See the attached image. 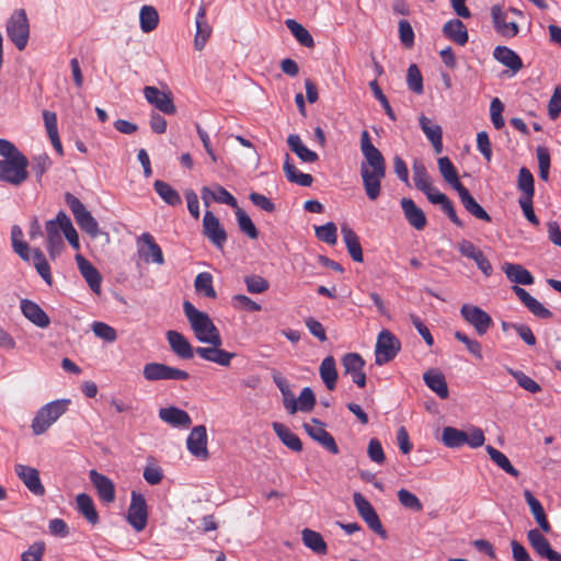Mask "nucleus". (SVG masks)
Returning <instances> with one entry per match:
<instances>
[{
	"instance_id": "nucleus-1",
	"label": "nucleus",
	"mask_w": 561,
	"mask_h": 561,
	"mask_svg": "<svg viewBox=\"0 0 561 561\" xmlns=\"http://www.w3.org/2000/svg\"><path fill=\"white\" fill-rule=\"evenodd\" d=\"M360 151L364 157L359 168L363 186L367 197L376 201L381 193V181L386 176L387 165L382 153L374 146L367 130L360 133Z\"/></svg>"
},
{
	"instance_id": "nucleus-2",
	"label": "nucleus",
	"mask_w": 561,
	"mask_h": 561,
	"mask_svg": "<svg viewBox=\"0 0 561 561\" xmlns=\"http://www.w3.org/2000/svg\"><path fill=\"white\" fill-rule=\"evenodd\" d=\"M0 181L21 185L28 176L27 158L7 139H0Z\"/></svg>"
},
{
	"instance_id": "nucleus-3",
	"label": "nucleus",
	"mask_w": 561,
	"mask_h": 561,
	"mask_svg": "<svg viewBox=\"0 0 561 561\" xmlns=\"http://www.w3.org/2000/svg\"><path fill=\"white\" fill-rule=\"evenodd\" d=\"M183 310L197 341L205 344H222L219 330L206 312L199 311L187 300L183 304Z\"/></svg>"
},
{
	"instance_id": "nucleus-4",
	"label": "nucleus",
	"mask_w": 561,
	"mask_h": 561,
	"mask_svg": "<svg viewBox=\"0 0 561 561\" xmlns=\"http://www.w3.org/2000/svg\"><path fill=\"white\" fill-rule=\"evenodd\" d=\"M71 404L70 399H58L43 405L34 416L31 427L34 435L44 434L57 420L64 415Z\"/></svg>"
},
{
	"instance_id": "nucleus-5",
	"label": "nucleus",
	"mask_w": 561,
	"mask_h": 561,
	"mask_svg": "<svg viewBox=\"0 0 561 561\" xmlns=\"http://www.w3.org/2000/svg\"><path fill=\"white\" fill-rule=\"evenodd\" d=\"M8 37L19 50H23L30 37V23L24 9L14 10L5 25Z\"/></svg>"
},
{
	"instance_id": "nucleus-6",
	"label": "nucleus",
	"mask_w": 561,
	"mask_h": 561,
	"mask_svg": "<svg viewBox=\"0 0 561 561\" xmlns=\"http://www.w3.org/2000/svg\"><path fill=\"white\" fill-rule=\"evenodd\" d=\"M65 201L69 206L78 226L90 237L96 238L101 233L99 224L87 209V207L81 203V201L71 193L65 194Z\"/></svg>"
},
{
	"instance_id": "nucleus-7",
	"label": "nucleus",
	"mask_w": 561,
	"mask_h": 561,
	"mask_svg": "<svg viewBox=\"0 0 561 561\" xmlns=\"http://www.w3.org/2000/svg\"><path fill=\"white\" fill-rule=\"evenodd\" d=\"M401 350L399 339L389 330H382L378 334L375 346V363L382 366L392 360Z\"/></svg>"
},
{
	"instance_id": "nucleus-8",
	"label": "nucleus",
	"mask_w": 561,
	"mask_h": 561,
	"mask_svg": "<svg viewBox=\"0 0 561 561\" xmlns=\"http://www.w3.org/2000/svg\"><path fill=\"white\" fill-rule=\"evenodd\" d=\"M142 375L147 381L187 380L190 377L187 371L161 363L146 364Z\"/></svg>"
},
{
	"instance_id": "nucleus-9",
	"label": "nucleus",
	"mask_w": 561,
	"mask_h": 561,
	"mask_svg": "<svg viewBox=\"0 0 561 561\" xmlns=\"http://www.w3.org/2000/svg\"><path fill=\"white\" fill-rule=\"evenodd\" d=\"M147 520L148 507L146 499L142 494L133 491L127 512V522L136 531H141L146 528Z\"/></svg>"
},
{
	"instance_id": "nucleus-10",
	"label": "nucleus",
	"mask_w": 561,
	"mask_h": 561,
	"mask_svg": "<svg viewBox=\"0 0 561 561\" xmlns=\"http://www.w3.org/2000/svg\"><path fill=\"white\" fill-rule=\"evenodd\" d=\"M353 501L359 516L368 527L380 537L386 538L387 533L373 505L358 492L354 493Z\"/></svg>"
},
{
	"instance_id": "nucleus-11",
	"label": "nucleus",
	"mask_w": 561,
	"mask_h": 561,
	"mask_svg": "<svg viewBox=\"0 0 561 561\" xmlns=\"http://www.w3.org/2000/svg\"><path fill=\"white\" fill-rule=\"evenodd\" d=\"M460 314L481 336L484 335L493 324L490 314L478 306L465 304L460 309Z\"/></svg>"
},
{
	"instance_id": "nucleus-12",
	"label": "nucleus",
	"mask_w": 561,
	"mask_h": 561,
	"mask_svg": "<svg viewBox=\"0 0 561 561\" xmlns=\"http://www.w3.org/2000/svg\"><path fill=\"white\" fill-rule=\"evenodd\" d=\"M137 250L145 263L164 264L163 252L149 232H144L139 236L137 239Z\"/></svg>"
},
{
	"instance_id": "nucleus-13",
	"label": "nucleus",
	"mask_w": 561,
	"mask_h": 561,
	"mask_svg": "<svg viewBox=\"0 0 561 561\" xmlns=\"http://www.w3.org/2000/svg\"><path fill=\"white\" fill-rule=\"evenodd\" d=\"M14 472L32 494L36 496H43L45 494L46 490L41 481L37 469L26 465L16 463L14 466Z\"/></svg>"
},
{
	"instance_id": "nucleus-14",
	"label": "nucleus",
	"mask_w": 561,
	"mask_h": 561,
	"mask_svg": "<svg viewBox=\"0 0 561 561\" xmlns=\"http://www.w3.org/2000/svg\"><path fill=\"white\" fill-rule=\"evenodd\" d=\"M144 95L148 103L153 105L160 112L172 115L176 112L171 92H164L156 87H145Z\"/></svg>"
},
{
	"instance_id": "nucleus-15",
	"label": "nucleus",
	"mask_w": 561,
	"mask_h": 561,
	"mask_svg": "<svg viewBox=\"0 0 561 561\" xmlns=\"http://www.w3.org/2000/svg\"><path fill=\"white\" fill-rule=\"evenodd\" d=\"M527 539L531 548L540 558H545L548 561H561V553L551 548L548 539L539 529L534 528L528 530Z\"/></svg>"
},
{
	"instance_id": "nucleus-16",
	"label": "nucleus",
	"mask_w": 561,
	"mask_h": 561,
	"mask_svg": "<svg viewBox=\"0 0 561 561\" xmlns=\"http://www.w3.org/2000/svg\"><path fill=\"white\" fill-rule=\"evenodd\" d=\"M203 232L218 249H222L227 241V233L219 219L209 210L203 218Z\"/></svg>"
},
{
	"instance_id": "nucleus-17",
	"label": "nucleus",
	"mask_w": 561,
	"mask_h": 561,
	"mask_svg": "<svg viewBox=\"0 0 561 561\" xmlns=\"http://www.w3.org/2000/svg\"><path fill=\"white\" fill-rule=\"evenodd\" d=\"M210 346H199L195 353L204 360L215 363L222 367H229L231 360L236 357V353L221 348V344H209Z\"/></svg>"
},
{
	"instance_id": "nucleus-18",
	"label": "nucleus",
	"mask_w": 561,
	"mask_h": 561,
	"mask_svg": "<svg viewBox=\"0 0 561 561\" xmlns=\"http://www.w3.org/2000/svg\"><path fill=\"white\" fill-rule=\"evenodd\" d=\"M188 451L196 458L207 459V431L204 425L194 426L186 439Z\"/></svg>"
},
{
	"instance_id": "nucleus-19",
	"label": "nucleus",
	"mask_w": 561,
	"mask_h": 561,
	"mask_svg": "<svg viewBox=\"0 0 561 561\" xmlns=\"http://www.w3.org/2000/svg\"><path fill=\"white\" fill-rule=\"evenodd\" d=\"M344 373L351 375L352 380L358 387L366 385V375L364 373L365 360L357 353H347L342 358Z\"/></svg>"
},
{
	"instance_id": "nucleus-20",
	"label": "nucleus",
	"mask_w": 561,
	"mask_h": 561,
	"mask_svg": "<svg viewBox=\"0 0 561 561\" xmlns=\"http://www.w3.org/2000/svg\"><path fill=\"white\" fill-rule=\"evenodd\" d=\"M304 428L312 439L317 440L330 453L334 455L339 453V447L333 436L324 430L323 424L319 420L312 419L311 423L304 424Z\"/></svg>"
},
{
	"instance_id": "nucleus-21",
	"label": "nucleus",
	"mask_w": 561,
	"mask_h": 561,
	"mask_svg": "<svg viewBox=\"0 0 561 561\" xmlns=\"http://www.w3.org/2000/svg\"><path fill=\"white\" fill-rule=\"evenodd\" d=\"M46 231V243L47 251L49 256L54 260L62 250L64 241H62V230L61 224L58 221V215L55 219H50L46 221L45 225Z\"/></svg>"
},
{
	"instance_id": "nucleus-22",
	"label": "nucleus",
	"mask_w": 561,
	"mask_h": 561,
	"mask_svg": "<svg viewBox=\"0 0 561 561\" xmlns=\"http://www.w3.org/2000/svg\"><path fill=\"white\" fill-rule=\"evenodd\" d=\"M90 481L96 489L100 500L106 504L115 501V486L113 481L106 476L92 469L89 472Z\"/></svg>"
},
{
	"instance_id": "nucleus-23",
	"label": "nucleus",
	"mask_w": 561,
	"mask_h": 561,
	"mask_svg": "<svg viewBox=\"0 0 561 561\" xmlns=\"http://www.w3.org/2000/svg\"><path fill=\"white\" fill-rule=\"evenodd\" d=\"M76 262H77L78 268H79L82 277L85 279L90 289L94 294L99 295L101 293V284H102L101 273L96 270V267L90 261H88L81 254L76 255Z\"/></svg>"
},
{
	"instance_id": "nucleus-24",
	"label": "nucleus",
	"mask_w": 561,
	"mask_h": 561,
	"mask_svg": "<svg viewBox=\"0 0 561 561\" xmlns=\"http://www.w3.org/2000/svg\"><path fill=\"white\" fill-rule=\"evenodd\" d=\"M159 417L162 422L172 427L188 428L192 424V419L188 413L173 405L161 408L159 410Z\"/></svg>"
},
{
	"instance_id": "nucleus-25",
	"label": "nucleus",
	"mask_w": 561,
	"mask_h": 561,
	"mask_svg": "<svg viewBox=\"0 0 561 561\" xmlns=\"http://www.w3.org/2000/svg\"><path fill=\"white\" fill-rule=\"evenodd\" d=\"M419 123L422 131L425 134L428 141L432 144L435 153L443 152V130L442 127L433 122L425 115L419 117Z\"/></svg>"
},
{
	"instance_id": "nucleus-26",
	"label": "nucleus",
	"mask_w": 561,
	"mask_h": 561,
	"mask_svg": "<svg viewBox=\"0 0 561 561\" xmlns=\"http://www.w3.org/2000/svg\"><path fill=\"white\" fill-rule=\"evenodd\" d=\"M513 291L534 316L540 319H549L552 317V312L534 298L526 289L515 285L513 286Z\"/></svg>"
},
{
	"instance_id": "nucleus-27",
	"label": "nucleus",
	"mask_w": 561,
	"mask_h": 561,
	"mask_svg": "<svg viewBox=\"0 0 561 561\" xmlns=\"http://www.w3.org/2000/svg\"><path fill=\"white\" fill-rule=\"evenodd\" d=\"M401 207L407 221L416 230H423L427 224L424 211L411 198H402Z\"/></svg>"
},
{
	"instance_id": "nucleus-28",
	"label": "nucleus",
	"mask_w": 561,
	"mask_h": 561,
	"mask_svg": "<svg viewBox=\"0 0 561 561\" xmlns=\"http://www.w3.org/2000/svg\"><path fill=\"white\" fill-rule=\"evenodd\" d=\"M167 340L172 352L180 358L191 359L194 356V350L188 340L180 332L170 330L167 332Z\"/></svg>"
},
{
	"instance_id": "nucleus-29",
	"label": "nucleus",
	"mask_w": 561,
	"mask_h": 561,
	"mask_svg": "<svg viewBox=\"0 0 561 561\" xmlns=\"http://www.w3.org/2000/svg\"><path fill=\"white\" fill-rule=\"evenodd\" d=\"M21 311L23 316L38 328H47L50 323L47 313L36 302L22 299Z\"/></svg>"
},
{
	"instance_id": "nucleus-30",
	"label": "nucleus",
	"mask_w": 561,
	"mask_h": 561,
	"mask_svg": "<svg viewBox=\"0 0 561 561\" xmlns=\"http://www.w3.org/2000/svg\"><path fill=\"white\" fill-rule=\"evenodd\" d=\"M494 28L505 37H514L518 33V25L515 22L506 21V13L501 7L495 5L491 9Z\"/></svg>"
},
{
	"instance_id": "nucleus-31",
	"label": "nucleus",
	"mask_w": 561,
	"mask_h": 561,
	"mask_svg": "<svg viewBox=\"0 0 561 561\" xmlns=\"http://www.w3.org/2000/svg\"><path fill=\"white\" fill-rule=\"evenodd\" d=\"M195 23L196 34L194 38V47L196 50H202L211 34V27L206 21V9L204 5L199 7Z\"/></svg>"
},
{
	"instance_id": "nucleus-32",
	"label": "nucleus",
	"mask_w": 561,
	"mask_h": 561,
	"mask_svg": "<svg viewBox=\"0 0 561 561\" xmlns=\"http://www.w3.org/2000/svg\"><path fill=\"white\" fill-rule=\"evenodd\" d=\"M423 380L425 385L435 392L440 399H447L449 396L448 386L445 376L436 370L430 369L424 373Z\"/></svg>"
},
{
	"instance_id": "nucleus-33",
	"label": "nucleus",
	"mask_w": 561,
	"mask_h": 561,
	"mask_svg": "<svg viewBox=\"0 0 561 561\" xmlns=\"http://www.w3.org/2000/svg\"><path fill=\"white\" fill-rule=\"evenodd\" d=\"M202 199L205 206H209L210 201L213 199L217 203L226 204L236 209L239 208L237 199L222 186H217L215 192H213L209 187L204 186L202 188Z\"/></svg>"
},
{
	"instance_id": "nucleus-34",
	"label": "nucleus",
	"mask_w": 561,
	"mask_h": 561,
	"mask_svg": "<svg viewBox=\"0 0 561 561\" xmlns=\"http://www.w3.org/2000/svg\"><path fill=\"white\" fill-rule=\"evenodd\" d=\"M524 497L540 529L545 533H549L551 530V526L547 519L543 506L540 503V501L537 497H535L529 490L524 491Z\"/></svg>"
},
{
	"instance_id": "nucleus-35",
	"label": "nucleus",
	"mask_w": 561,
	"mask_h": 561,
	"mask_svg": "<svg viewBox=\"0 0 561 561\" xmlns=\"http://www.w3.org/2000/svg\"><path fill=\"white\" fill-rule=\"evenodd\" d=\"M457 193L459 195L461 204L469 214H471L472 216L480 220L486 222L491 221L490 215L484 210V208L480 204H478V202L472 197V195L465 186L461 187Z\"/></svg>"
},
{
	"instance_id": "nucleus-36",
	"label": "nucleus",
	"mask_w": 561,
	"mask_h": 561,
	"mask_svg": "<svg viewBox=\"0 0 561 561\" xmlns=\"http://www.w3.org/2000/svg\"><path fill=\"white\" fill-rule=\"evenodd\" d=\"M493 57L510 68L514 73L523 68V61L520 57L511 48L506 46H496L493 51Z\"/></svg>"
},
{
	"instance_id": "nucleus-37",
	"label": "nucleus",
	"mask_w": 561,
	"mask_h": 561,
	"mask_svg": "<svg viewBox=\"0 0 561 561\" xmlns=\"http://www.w3.org/2000/svg\"><path fill=\"white\" fill-rule=\"evenodd\" d=\"M503 271L506 277L515 284L531 285L535 282L531 273L520 264L504 263Z\"/></svg>"
},
{
	"instance_id": "nucleus-38",
	"label": "nucleus",
	"mask_w": 561,
	"mask_h": 561,
	"mask_svg": "<svg viewBox=\"0 0 561 561\" xmlns=\"http://www.w3.org/2000/svg\"><path fill=\"white\" fill-rule=\"evenodd\" d=\"M341 233L351 257L355 262H363V250L355 231L347 225H343L341 227Z\"/></svg>"
},
{
	"instance_id": "nucleus-39",
	"label": "nucleus",
	"mask_w": 561,
	"mask_h": 561,
	"mask_svg": "<svg viewBox=\"0 0 561 561\" xmlns=\"http://www.w3.org/2000/svg\"><path fill=\"white\" fill-rule=\"evenodd\" d=\"M283 170L286 175V179L289 182L295 183L297 185L308 187L313 182L312 175H310L308 173H302L296 168V165L291 161L289 154H286V157H285Z\"/></svg>"
},
{
	"instance_id": "nucleus-40",
	"label": "nucleus",
	"mask_w": 561,
	"mask_h": 561,
	"mask_svg": "<svg viewBox=\"0 0 561 561\" xmlns=\"http://www.w3.org/2000/svg\"><path fill=\"white\" fill-rule=\"evenodd\" d=\"M443 33L446 37L456 44L463 46L468 42V32L466 25L458 19H453L445 23Z\"/></svg>"
},
{
	"instance_id": "nucleus-41",
	"label": "nucleus",
	"mask_w": 561,
	"mask_h": 561,
	"mask_svg": "<svg viewBox=\"0 0 561 561\" xmlns=\"http://www.w3.org/2000/svg\"><path fill=\"white\" fill-rule=\"evenodd\" d=\"M272 427L279 438V440L289 449L293 451H301L302 444L300 438L289 430L285 424L279 422H274L272 424Z\"/></svg>"
},
{
	"instance_id": "nucleus-42",
	"label": "nucleus",
	"mask_w": 561,
	"mask_h": 561,
	"mask_svg": "<svg viewBox=\"0 0 561 561\" xmlns=\"http://www.w3.org/2000/svg\"><path fill=\"white\" fill-rule=\"evenodd\" d=\"M287 145L290 148V150L295 152L302 162L313 163L319 159L317 152L310 150L305 146L299 135L290 134L287 137Z\"/></svg>"
},
{
	"instance_id": "nucleus-43",
	"label": "nucleus",
	"mask_w": 561,
	"mask_h": 561,
	"mask_svg": "<svg viewBox=\"0 0 561 561\" xmlns=\"http://www.w3.org/2000/svg\"><path fill=\"white\" fill-rule=\"evenodd\" d=\"M319 374L328 390H334L336 387L337 370L333 356L330 355L323 358L319 367Z\"/></svg>"
},
{
	"instance_id": "nucleus-44",
	"label": "nucleus",
	"mask_w": 561,
	"mask_h": 561,
	"mask_svg": "<svg viewBox=\"0 0 561 561\" xmlns=\"http://www.w3.org/2000/svg\"><path fill=\"white\" fill-rule=\"evenodd\" d=\"M438 169L444 180L457 192L463 187L459 181L456 168L448 157H440L437 160Z\"/></svg>"
},
{
	"instance_id": "nucleus-45",
	"label": "nucleus",
	"mask_w": 561,
	"mask_h": 561,
	"mask_svg": "<svg viewBox=\"0 0 561 561\" xmlns=\"http://www.w3.org/2000/svg\"><path fill=\"white\" fill-rule=\"evenodd\" d=\"M76 502L78 511L90 524L95 525L99 522V515L91 496L87 493H80L77 495Z\"/></svg>"
},
{
	"instance_id": "nucleus-46",
	"label": "nucleus",
	"mask_w": 561,
	"mask_h": 561,
	"mask_svg": "<svg viewBox=\"0 0 561 561\" xmlns=\"http://www.w3.org/2000/svg\"><path fill=\"white\" fill-rule=\"evenodd\" d=\"M273 380L277 388L279 389V391L282 392L284 408L289 414H295V396L290 389L288 380L282 377L280 375H275L273 377Z\"/></svg>"
},
{
	"instance_id": "nucleus-47",
	"label": "nucleus",
	"mask_w": 561,
	"mask_h": 561,
	"mask_svg": "<svg viewBox=\"0 0 561 561\" xmlns=\"http://www.w3.org/2000/svg\"><path fill=\"white\" fill-rule=\"evenodd\" d=\"M285 24L300 45L308 48L314 46V41L309 31L296 20L288 19Z\"/></svg>"
},
{
	"instance_id": "nucleus-48",
	"label": "nucleus",
	"mask_w": 561,
	"mask_h": 561,
	"mask_svg": "<svg viewBox=\"0 0 561 561\" xmlns=\"http://www.w3.org/2000/svg\"><path fill=\"white\" fill-rule=\"evenodd\" d=\"M157 194L170 206H178L182 203L181 196L169 183L157 180L153 183Z\"/></svg>"
},
{
	"instance_id": "nucleus-49",
	"label": "nucleus",
	"mask_w": 561,
	"mask_h": 561,
	"mask_svg": "<svg viewBox=\"0 0 561 561\" xmlns=\"http://www.w3.org/2000/svg\"><path fill=\"white\" fill-rule=\"evenodd\" d=\"M301 536L304 545L311 549L313 552L318 554L327 553V543L319 533L306 528L302 530Z\"/></svg>"
},
{
	"instance_id": "nucleus-50",
	"label": "nucleus",
	"mask_w": 561,
	"mask_h": 561,
	"mask_svg": "<svg viewBox=\"0 0 561 561\" xmlns=\"http://www.w3.org/2000/svg\"><path fill=\"white\" fill-rule=\"evenodd\" d=\"M466 432L456 427L447 426L443 430L442 442L449 448H459L466 445Z\"/></svg>"
},
{
	"instance_id": "nucleus-51",
	"label": "nucleus",
	"mask_w": 561,
	"mask_h": 561,
	"mask_svg": "<svg viewBox=\"0 0 561 561\" xmlns=\"http://www.w3.org/2000/svg\"><path fill=\"white\" fill-rule=\"evenodd\" d=\"M486 451L492 461L496 463L503 471L515 478L519 476V471L513 467L510 459L502 451L497 450L491 445L486 446Z\"/></svg>"
},
{
	"instance_id": "nucleus-52",
	"label": "nucleus",
	"mask_w": 561,
	"mask_h": 561,
	"mask_svg": "<svg viewBox=\"0 0 561 561\" xmlns=\"http://www.w3.org/2000/svg\"><path fill=\"white\" fill-rule=\"evenodd\" d=\"M140 28L144 33L153 31L159 23L157 10L151 5H144L139 13Z\"/></svg>"
},
{
	"instance_id": "nucleus-53",
	"label": "nucleus",
	"mask_w": 561,
	"mask_h": 561,
	"mask_svg": "<svg viewBox=\"0 0 561 561\" xmlns=\"http://www.w3.org/2000/svg\"><path fill=\"white\" fill-rule=\"evenodd\" d=\"M517 187L522 192L519 198L534 197L535 186H534V176L531 172L523 167L519 169L518 179H517Z\"/></svg>"
},
{
	"instance_id": "nucleus-54",
	"label": "nucleus",
	"mask_w": 561,
	"mask_h": 561,
	"mask_svg": "<svg viewBox=\"0 0 561 561\" xmlns=\"http://www.w3.org/2000/svg\"><path fill=\"white\" fill-rule=\"evenodd\" d=\"M58 221L61 224V230L70 245L78 250L80 248L78 233L67 214L62 210L58 213Z\"/></svg>"
},
{
	"instance_id": "nucleus-55",
	"label": "nucleus",
	"mask_w": 561,
	"mask_h": 561,
	"mask_svg": "<svg viewBox=\"0 0 561 561\" xmlns=\"http://www.w3.org/2000/svg\"><path fill=\"white\" fill-rule=\"evenodd\" d=\"M412 170L415 187L421 192L430 190V186H432V182L425 165L420 160H415L413 162Z\"/></svg>"
},
{
	"instance_id": "nucleus-56",
	"label": "nucleus",
	"mask_w": 561,
	"mask_h": 561,
	"mask_svg": "<svg viewBox=\"0 0 561 561\" xmlns=\"http://www.w3.org/2000/svg\"><path fill=\"white\" fill-rule=\"evenodd\" d=\"M194 286L196 291L203 294L205 297L215 299L217 296L213 286V276L208 272L199 273L194 280Z\"/></svg>"
},
{
	"instance_id": "nucleus-57",
	"label": "nucleus",
	"mask_w": 561,
	"mask_h": 561,
	"mask_svg": "<svg viewBox=\"0 0 561 561\" xmlns=\"http://www.w3.org/2000/svg\"><path fill=\"white\" fill-rule=\"evenodd\" d=\"M32 259L37 273L48 285H50L53 282L50 266L44 253L39 249H34Z\"/></svg>"
},
{
	"instance_id": "nucleus-58",
	"label": "nucleus",
	"mask_w": 561,
	"mask_h": 561,
	"mask_svg": "<svg viewBox=\"0 0 561 561\" xmlns=\"http://www.w3.org/2000/svg\"><path fill=\"white\" fill-rule=\"evenodd\" d=\"M316 405V396L311 388L305 387L298 399L295 398L296 412H311Z\"/></svg>"
},
{
	"instance_id": "nucleus-59",
	"label": "nucleus",
	"mask_w": 561,
	"mask_h": 561,
	"mask_svg": "<svg viewBox=\"0 0 561 561\" xmlns=\"http://www.w3.org/2000/svg\"><path fill=\"white\" fill-rule=\"evenodd\" d=\"M236 216L240 230L251 239H256L259 232L249 215L239 207L236 209Z\"/></svg>"
},
{
	"instance_id": "nucleus-60",
	"label": "nucleus",
	"mask_w": 561,
	"mask_h": 561,
	"mask_svg": "<svg viewBox=\"0 0 561 561\" xmlns=\"http://www.w3.org/2000/svg\"><path fill=\"white\" fill-rule=\"evenodd\" d=\"M400 504L408 510L413 512H421L423 505L420 499L407 489H400L397 493Z\"/></svg>"
},
{
	"instance_id": "nucleus-61",
	"label": "nucleus",
	"mask_w": 561,
	"mask_h": 561,
	"mask_svg": "<svg viewBox=\"0 0 561 561\" xmlns=\"http://www.w3.org/2000/svg\"><path fill=\"white\" fill-rule=\"evenodd\" d=\"M407 84L412 92L416 94L423 93V78L415 64L410 65L408 68Z\"/></svg>"
},
{
	"instance_id": "nucleus-62",
	"label": "nucleus",
	"mask_w": 561,
	"mask_h": 561,
	"mask_svg": "<svg viewBox=\"0 0 561 561\" xmlns=\"http://www.w3.org/2000/svg\"><path fill=\"white\" fill-rule=\"evenodd\" d=\"M247 290L250 294H263L270 288V283L260 275H248L244 277Z\"/></svg>"
},
{
	"instance_id": "nucleus-63",
	"label": "nucleus",
	"mask_w": 561,
	"mask_h": 561,
	"mask_svg": "<svg viewBox=\"0 0 561 561\" xmlns=\"http://www.w3.org/2000/svg\"><path fill=\"white\" fill-rule=\"evenodd\" d=\"M337 229L334 222L316 227V237L328 244H335L337 241Z\"/></svg>"
},
{
	"instance_id": "nucleus-64",
	"label": "nucleus",
	"mask_w": 561,
	"mask_h": 561,
	"mask_svg": "<svg viewBox=\"0 0 561 561\" xmlns=\"http://www.w3.org/2000/svg\"><path fill=\"white\" fill-rule=\"evenodd\" d=\"M92 331L98 337L110 343L115 342L117 339L116 330L101 321H95L92 323Z\"/></svg>"
}]
</instances>
